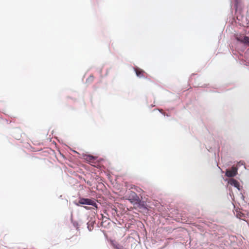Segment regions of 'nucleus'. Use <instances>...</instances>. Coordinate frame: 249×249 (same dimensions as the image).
I'll return each instance as SVG.
<instances>
[{
    "mask_svg": "<svg viewBox=\"0 0 249 249\" xmlns=\"http://www.w3.org/2000/svg\"><path fill=\"white\" fill-rule=\"evenodd\" d=\"M140 199V198L137 194L134 192H131L128 197V200H129L131 203H133L134 205L139 201Z\"/></svg>",
    "mask_w": 249,
    "mask_h": 249,
    "instance_id": "f03ea898",
    "label": "nucleus"
},
{
    "mask_svg": "<svg viewBox=\"0 0 249 249\" xmlns=\"http://www.w3.org/2000/svg\"><path fill=\"white\" fill-rule=\"evenodd\" d=\"M79 203L83 205H89L97 207L96 203L93 200L89 198H81L79 200Z\"/></svg>",
    "mask_w": 249,
    "mask_h": 249,
    "instance_id": "f257e3e1",
    "label": "nucleus"
},
{
    "mask_svg": "<svg viewBox=\"0 0 249 249\" xmlns=\"http://www.w3.org/2000/svg\"><path fill=\"white\" fill-rule=\"evenodd\" d=\"M245 37H249L247 36H236V38L237 41H238L240 42L243 43L244 44H246V42L245 41V40L244 39V38Z\"/></svg>",
    "mask_w": 249,
    "mask_h": 249,
    "instance_id": "423d86ee",
    "label": "nucleus"
},
{
    "mask_svg": "<svg viewBox=\"0 0 249 249\" xmlns=\"http://www.w3.org/2000/svg\"><path fill=\"white\" fill-rule=\"evenodd\" d=\"M92 79H93V77H92V76H90V77H89V78L87 79V80H88V81H90V80H91V81H92Z\"/></svg>",
    "mask_w": 249,
    "mask_h": 249,
    "instance_id": "f8f14e48",
    "label": "nucleus"
},
{
    "mask_svg": "<svg viewBox=\"0 0 249 249\" xmlns=\"http://www.w3.org/2000/svg\"><path fill=\"white\" fill-rule=\"evenodd\" d=\"M89 160H93V159H94V157L92 156H89Z\"/></svg>",
    "mask_w": 249,
    "mask_h": 249,
    "instance_id": "ddd939ff",
    "label": "nucleus"
},
{
    "mask_svg": "<svg viewBox=\"0 0 249 249\" xmlns=\"http://www.w3.org/2000/svg\"><path fill=\"white\" fill-rule=\"evenodd\" d=\"M136 73L137 76L139 77H141L142 76V72H143L142 71L138 69H135Z\"/></svg>",
    "mask_w": 249,
    "mask_h": 249,
    "instance_id": "6e6552de",
    "label": "nucleus"
},
{
    "mask_svg": "<svg viewBox=\"0 0 249 249\" xmlns=\"http://www.w3.org/2000/svg\"><path fill=\"white\" fill-rule=\"evenodd\" d=\"M72 224H73V225L74 226V227L77 228V227L78 226V222L76 221H72Z\"/></svg>",
    "mask_w": 249,
    "mask_h": 249,
    "instance_id": "9d476101",
    "label": "nucleus"
},
{
    "mask_svg": "<svg viewBox=\"0 0 249 249\" xmlns=\"http://www.w3.org/2000/svg\"><path fill=\"white\" fill-rule=\"evenodd\" d=\"M237 170L236 167L232 166L231 169L226 170L225 175L228 177H233L237 174Z\"/></svg>",
    "mask_w": 249,
    "mask_h": 249,
    "instance_id": "7ed1b4c3",
    "label": "nucleus"
},
{
    "mask_svg": "<svg viewBox=\"0 0 249 249\" xmlns=\"http://www.w3.org/2000/svg\"><path fill=\"white\" fill-rule=\"evenodd\" d=\"M228 183L231 184L232 186H234L237 189H238V190H240V185L239 182L233 178H231L228 181Z\"/></svg>",
    "mask_w": 249,
    "mask_h": 249,
    "instance_id": "20e7f679",
    "label": "nucleus"
},
{
    "mask_svg": "<svg viewBox=\"0 0 249 249\" xmlns=\"http://www.w3.org/2000/svg\"><path fill=\"white\" fill-rule=\"evenodd\" d=\"M136 204L138 205V207L140 208L147 209L145 202L141 201L140 199H139V201L137 202Z\"/></svg>",
    "mask_w": 249,
    "mask_h": 249,
    "instance_id": "39448f33",
    "label": "nucleus"
},
{
    "mask_svg": "<svg viewBox=\"0 0 249 249\" xmlns=\"http://www.w3.org/2000/svg\"><path fill=\"white\" fill-rule=\"evenodd\" d=\"M236 215L237 217L242 219L243 217L244 216V214L243 213H242L241 212H237Z\"/></svg>",
    "mask_w": 249,
    "mask_h": 249,
    "instance_id": "1a4fd4ad",
    "label": "nucleus"
},
{
    "mask_svg": "<svg viewBox=\"0 0 249 249\" xmlns=\"http://www.w3.org/2000/svg\"><path fill=\"white\" fill-rule=\"evenodd\" d=\"M88 228L89 230L90 231H91L92 229L91 228V227H89L88 226Z\"/></svg>",
    "mask_w": 249,
    "mask_h": 249,
    "instance_id": "4468645a",
    "label": "nucleus"
},
{
    "mask_svg": "<svg viewBox=\"0 0 249 249\" xmlns=\"http://www.w3.org/2000/svg\"><path fill=\"white\" fill-rule=\"evenodd\" d=\"M112 244L116 249H127V248L124 247L122 245H120L117 243H113Z\"/></svg>",
    "mask_w": 249,
    "mask_h": 249,
    "instance_id": "0eeeda50",
    "label": "nucleus"
},
{
    "mask_svg": "<svg viewBox=\"0 0 249 249\" xmlns=\"http://www.w3.org/2000/svg\"><path fill=\"white\" fill-rule=\"evenodd\" d=\"M244 39L245 40V41L246 42V44H248L249 45V37H245L244 38Z\"/></svg>",
    "mask_w": 249,
    "mask_h": 249,
    "instance_id": "9b49d317",
    "label": "nucleus"
}]
</instances>
